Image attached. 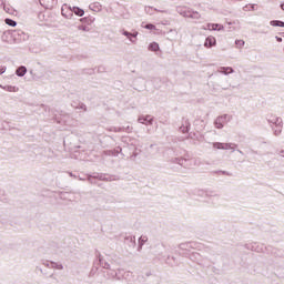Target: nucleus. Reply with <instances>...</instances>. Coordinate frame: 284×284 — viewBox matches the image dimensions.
<instances>
[{"label":"nucleus","instance_id":"nucleus-49","mask_svg":"<svg viewBox=\"0 0 284 284\" xmlns=\"http://www.w3.org/2000/svg\"><path fill=\"white\" fill-rule=\"evenodd\" d=\"M69 176L77 179V175H74L72 172H69Z\"/></svg>","mask_w":284,"mask_h":284},{"label":"nucleus","instance_id":"nucleus-43","mask_svg":"<svg viewBox=\"0 0 284 284\" xmlns=\"http://www.w3.org/2000/svg\"><path fill=\"white\" fill-rule=\"evenodd\" d=\"M7 68L6 67H0V74H4L6 73Z\"/></svg>","mask_w":284,"mask_h":284},{"label":"nucleus","instance_id":"nucleus-53","mask_svg":"<svg viewBox=\"0 0 284 284\" xmlns=\"http://www.w3.org/2000/svg\"><path fill=\"white\" fill-rule=\"evenodd\" d=\"M160 258H165V256H163V254H159Z\"/></svg>","mask_w":284,"mask_h":284},{"label":"nucleus","instance_id":"nucleus-62","mask_svg":"<svg viewBox=\"0 0 284 284\" xmlns=\"http://www.w3.org/2000/svg\"><path fill=\"white\" fill-rule=\"evenodd\" d=\"M98 10H99V6H97Z\"/></svg>","mask_w":284,"mask_h":284},{"label":"nucleus","instance_id":"nucleus-33","mask_svg":"<svg viewBox=\"0 0 284 284\" xmlns=\"http://www.w3.org/2000/svg\"><path fill=\"white\" fill-rule=\"evenodd\" d=\"M51 267L53 270H63V264L57 263V262H51Z\"/></svg>","mask_w":284,"mask_h":284},{"label":"nucleus","instance_id":"nucleus-3","mask_svg":"<svg viewBox=\"0 0 284 284\" xmlns=\"http://www.w3.org/2000/svg\"><path fill=\"white\" fill-rule=\"evenodd\" d=\"M176 12L178 14H181V17H184L186 19H195V20L201 19V13L187 7H178Z\"/></svg>","mask_w":284,"mask_h":284},{"label":"nucleus","instance_id":"nucleus-60","mask_svg":"<svg viewBox=\"0 0 284 284\" xmlns=\"http://www.w3.org/2000/svg\"><path fill=\"white\" fill-rule=\"evenodd\" d=\"M0 194H3V191H0Z\"/></svg>","mask_w":284,"mask_h":284},{"label":"nucleus","instance_id":"nucleus-59","mask_svg":"<svg viewBox=\"0 0 284 284\" xmlns=\"http://www.w3.org/2000/svg\"><path fill=\"white\" fill-rule=\"evenodd\" d=\"M41 274H43V270L40 268Z\"/></svg>","mask_w":284,"mask_h":284},{"label":"nucleus","instance_id":"nucleus-23","mask_svg":"<svg viewBox=\"0 0 284 284\" xmlns=\"http://www.w3.org/2000/svg\"><path fill=\"white\" fill-rule=\"evenodd\" d=\"M272 128L275 136H280V134L283 132V124H277Z\"/></svg>","mask_w":284,"mask_h":284},{"label":"nucleus","instance_id":"nucleus-61","mask_svg":"<svg viewBox=\"0 0 284 284\" xmlns=\"http://www.w3.org/2000/svg\"><path fill=\"white\" fill-rule=\"evenodd\" d=\"M223 90H227V88H223Z\"/></svg>","mask_w":284,"mask_h":284},{"label":"nucleus","instance_id":"nucleus-54","mask_svg":"<svg viewBox=\"0 0 284 284\" xmlns=\"http://www.w3.org/2000/svg\"><path fill=\"white\" fill-rule=\"evenodd\" d=\"M49 277H50V278H55V277H54V274L49 275Z\"/></svg>","mask_w":284,"mask_h":284},{"label":"nucleus","instance_id":"nucleus-7","mask_svg":"<svg viewBox=\"0 0 284 284\" xmlns=\"http://www.w3.org/2000/svg\"><path fill=\"white\" fill-rule=\"evenodd\" d=\"M196 247H199L196 242H185L179 245V250H182V252H190V250H196Z\"/></svg>","mask_w":284,"mask_h":284},{"label":"nucleus","instance_id":"nucleus-51","mask_svg":"<svg viewBox=\"0 0 284 284\" xmlns=\"http://www.w3.org/2000/svg\"><path fill=\"white\" fill-rule=\"evenodd\" d=\"M248 10H254V4H251L250 7H246Z\"/></svg>","mask_w":284,"mask_h":284},{"label":"nucleus","instance_id":"nucleus-55","mask_svg":"<svg viewBox=\"0 0 284 284\" xmlns=\"http://www.w3.org/2000/svg\"><path fill=\"white\" fill-rule=\"evenodd\" d=\"M44 265H45L47 267H50V264H49V263H44Z\"/></svg>","mask_w":284,"mask_h":284},{"label":"nucleus","instance_id":"nucleus-39","mask_svg":"<svg viewBox=\"0 0 284 284\" xmlns=\"http://www.w3.org/2000/svg\"><path fill=\"white\" fill-rule=\"evenodd\" d=\"M123 128H116V126H113L110 129L111 132H123Z\"/></svg>","mask_w":284,"mask_h":284},{"label":"nucleus","instance_id":"nucleus-30","mask_svg":"<svg viewBox=\"0 0 284 284\" xmlns=\"http://www.w3.org/2000/svg\"><path fill=\"white\" fill-rule=\"evenodd\" d=\"M3 10L4 12H7V14H14V8L10 7V6H3Z\"/></svg>","mask_w":284,"mask_h":284},{"label":"nucleus","instance_id":"nucleus-50","mask_svg":"<svg viewBox=\"0 0 284 284\" xmlns=\"http://www.w3.org/2000/svg\"><path fill=\"white\" fill-rule=\"evenodd\" d=\"M278 154H280V156H283V159H284V150H281Z\"/></svg>","mask_w":284,"mask_h":284},{"label":"nucleus","instance_id":"nucleus-52","mask_svg":"<svg viewBox=\"0 0 284 284\" xmlns=\"http://www.w3.org/2000/svg\"><path fill=\"white\" fill-rule=\"evenodd\" d=\"M161 247L162 250H165V244H161L159 248L161 250Z\"/></svg>","mask_w":284,"mask_h":284},{"label":"nucleus","instance_id":"nucleus-35","mask_svg":"<svg viewBox=\"0 0 284 284\" xmlns=\"http://www.w3.org/2000/svg\"><path fill=\"white\" fill-rule=\"evenodd\" d=\"M223 28L224 27L222 24H219V23L211 24V30L221 31V30H223Z\"/></svg>","mask_w":284,"mask_h":284},{"label":"nucleus","instance_id":"nucleus-8","mask_svg":"<svg viewBox=\"0 0 284 284\" xmlns=\"http://www.w3.org/2000/svg\"><path fill=\"white\" fill-rule=\"evenodd\" d=\"M184 255L189 256V258L193 261V263H197V265H203V256L201 255V253H184Z\"/></svg>","mask_w":284,"mask_h":284},{"label":"nucleus","instance_id":"nucleus-46","mask_svg":"<svg viewBox=\"0 0 284 284\" xmlns=\"http://www.w3.org/2000/svg\"><path fill=\"white\" fill-rule=\"evenodd\" d=\"M275 39H276V41H277L278 43L283 42V38H281V37H278V36H276Z\"/></svg>","mask_w":284,"mask_h":284},{"label":"nucleus","instance_id":"nucleus-25","mask_svg":"<svg viewBox=\"0 0 284 284\" xmlns=\"http://www.w3.org/2000/svg\"><path fill=\"white\" fill-rule=\"evenodd\" d=\"M0 88H2V90H6L7 92H19V89L12 85H0Z\"/></svg>","mask_w":284,"mask_h":284},{"label":"nucleus","instance_id":"nucleus-38","mask_svg":"<svg viewBox=\"0 0 284 284\" xmlns=\"http://www.w3.org/2000/svg\"><path fill=\"white\" fill-rule=\"evenodd\" d=\"M146 30H156V26L152 24V23H148L144 27Z\"/></svg>","mask_w":284,"mask_h":284},{"label":"nucleus","instance_id":"nucleus-41","mask_svg":"<svg viewBox=\"0 0 284 284\" xmlns=\"http://www.w3.org/2000/svg\"><path fill=\"white\" fill-rule=\"evenodd\" d=\"M92 179H94V175H88L87 181L89 183H94V181Z\"/></svg>","mask_w":284,"mask_h":284},{"label":"nucleus","instance_id":"nucleus-58","mask_svg":"<svg viewBox=\"0 0 284 284\" xmlns=\"http://www.w3.org/2000/svg\"><path fill=\"white\" fill-rule=\"evenodd\" d=\"M80 181H85V179L84 178H80Z\"/></svg>","mask_w":284,"mask_h":284},{"label":"nucleus","instance_id":"nucleus-19","mask_svg":"<svg viewBox=\"0 0 284 284\" xmlns=\"http://www.w3.org/2000/svg\"><path fill=\"white\" fill-rule=\"evenodd\" d=\"M98 261L101 267H103V270H110V263L105 262V260H103V256L101 255V253L98 254Z\"/></svg>","mask_w":284,"mask_h":284},{"label":"nucleus","instance_id":"nucleus-15","mask_svg":"<svg viewBox=\"0 0 284 284\" xmlns=\"http://www.w3.org/2000/svg\"><path fill=\"white\" fill-rule=\"evenodd\" d=\"M61 14L62 17H64L65 19H72L73 17V11H72V7H69L68 9L63 8L61 9Z\"/></svg>","mask_w":284,"mask_h":284},{"label":"nucleus","instance_id":"nucleus-21","mask_svg":"<svg viewBox=\"0 0 284 284\" xmlns=\"http://www.w3.org/2000/svg\"><path fill=\"white\" fill-rule=\"evenodd\" d=\"M165 263L166 265H171V267H174V265H179V262H176V257L174 256H168Z\"/></svg>","mask_w":284,"mask_h":284},{"label":"nucleus","instance_id":"nucleus-2","mask_svg":"<svg viewBox=\"0 0 284 284\" xmlns=\"http://www.w3.org/2000/svg\"><path fill=\"white\" fill-rule=\"evenodd\" d=\"M176 12L178 14H181V17H184L186 19H195V20L201 19V13L187 7H178Z\"/></svg>","mask_w":284,"mask_h":284},{"label":"nucleus","instance_id":"nucleus-36","mask_svg":"<svg viewBox=\"0 0 284 284\" xmlns=\"http://www.w3.org/2000/svg\"><path fill=\"white\" fill-rule=\"evenodd\" d=\"M78 30H82L83 32H90V27L85 24H80L77 27Z\"/></svg>","mask_w":284,"mask_h":284},{"label":"nucleus","instance_id":"nucleus-4","mask_svg":"<svg viewBox=\"0 0 284 284\" xmlns=\"http://www.w3.org/2000/svg\"><path fill=\"white\" fill-rule=\"evenodd\" d=\"M230 121H232V115L230 114L220 115L215 119L214 126L216 128V130H223V128L225 126V123H230Z\"/></svg>","mask_w":284,"mask_h":284},{"label":"nucleus","instance_id":"nucleus-16","mask_svg":"<svg viewBox=\"0 0 284 284\" xmlns=\"http://www.w3.org/2000/svg\"><path fill=\"white\" fill-rule=\"evenodd\" d=\"M216 45V38L210 36L205 39L204 47L205 48H214Z\"/></svg>","mask_w":284,"mask_h":284},{"label":"nucleus","instance_id":"nucleus-12","mask_svg":"<svg viewBox=\"0 0 284 284\" xmlns=\"http://www.w3.org/2000/svg\"><path fill=\"white\" fill-rule=\"evenodd\" d=\"M171 163H176L182 168H190V164H187V159H183V158H174L171 160Z\"/></svg>","mask_w":284,"mask_h":284},{"label":"nucleus","instance_id":"nucleus-13","mask_svg":"<svg viewBox=\"0 0 284 284\" xmlns=\"http://www.w3.org/2000/svg\"><path fill=\"white\" fill-rule=\"evenodd\" d=\"M267 122L272 125H283V119L272 115L267 119Z\"/></svg>","mask_w":284,"mask_h":284},{"label":"nucleus","instance_id":"nucleus-37","mask_svg":"<svg viewBox=\"0 0 284 284\" xmlns=\"http://www.w3.org/2000/svg\"><path fill=\"white\" fill-rule=\"evenodd\" d=\"M145 243H148V236H145V235L140 236L139 244L145 245Z\"/></svg>","mask_w":284,"mask_h":284},{"label":"nucleus","instance_id":"nucleus-44","mask_svg":"<svg viewBox=\"0 0 284 284\" xmlns=\"http://www.w3.org/2000/svg\"><path fill=\"white\" fill-rule=\"evenodd\" d=\"M123 132H132V128L131 126L123 128Z\"/></svg>","mask_w":284,"mask_h":284},{"label":"nucleus","instance_id":"nucleus-57","mask_svg":"<svg viewBox=\"0 0 284 284\" xmlns=\"http://www.w3.org/2000/svg\"><path fill=\"white\" fill-rule=\"evenodd\" d=\"M237 152H239L240 154H243V151H241V150H237Z\"/></svg>","mask_w":284,"mask_h":284},{"label":"nucleus","instance_id":"nucleus-20","mask_svg":"<svg viewBox=\"0 0 284 284\" xmlns=\"http://www.w3.org/2000/svg\"><path fill=\"white\" fill-rule=\"evenodd\" d=\"M28 72V68H26L24 65L19 67L16 70V74L17 77H26V73Z\"/></svg>","mask_w":284,"mask_h":284},{"label":"nucleus","instance_id":"nucleus-42","mask_svg":"<svg viewBox=\"0 0 284 284\" xmlns=\"http://www.w3.org/2000/svg\"><path fill=\"white\" fill-rule=\"evenodd\" d=\"M155 12H162L164 14H168V10H161V9H154Z\"/></svg>","mask_w":284,"mask_h":284},{"label":"nucleus","instance_id":"nucleus-24","mask_svg":"<svg viewBox=\"0 0 284 284\" xmlns=\"http://www.w3.org/2000/svg\"><path fill=\"white\" fill-rule=\"evenodd\" d=\"M270 26H273V28H284V21L273 20L270 22Z\"/></svg>","mask_w":284,"mask_h":284},{"label":"nucleus","instance_id":"nucleus-18","mask_svg":"<svg viewBox=\"0 0 284 284\" xmlns=\"http://www.w3.org/2000/svg\"><path fill=\"white\" fill-rule=\"evenodd\" d=\"M217 72L220 74H234V69L232 67H220Z\"/></svg>","mask_w":284,"mask_h":284},{"label":"nucleus","instance_id":"nucleus-10","mask_svg":"<svg viewBox=\"0 0 284 284\" xmlns=\"http://www.w3.org/2000/svg\"><path fill=\"white\" fill-rule=\"evenodd\" d=\"M39 2L42 8H45V10H52V8L57 6V0H39Z\"/></svg>","mask_w":284,"mask_h":284},{"label":"nucleus","instance_id":"nucleus-22","mask_svg":"<svg viewBox=\"0 0 284 284\" xmlns=\"http://www.w3.org/2000/svg\"><path fill=\"white\" fill-rule=\"evenodd\" d=\"M72 12L77 14V17H83L85 14V11L79 7H73Z\"/></svg>","mask_w":284,"mask_h":284},{"label":"nucleus","instance_id":"nucleus-9","mask_svg":"<svg viewBox=\"0 0 284 284\" xmlns=\"http://www.w3.org/2000/svg\"><path fill=\"white\" fill-rule=\"evenodd\" d=\"M122 34H123V37H126V39H129V41H131V43H136V37H139V31H134L132 33V32L122 30Z\"/></svg>","mask_w":284,"mask_h":284},{"label":"nucleus","instance_id":"nucleus-45","mask_svg":"<svg viewBox=\"0 0 284 284\" xmlns=\"http://www.w3.org/2000/svg\"><path fill=\"white\" fill-rule=\"evenodd\" d=\"M221 174H225L226 176H232V173L227 172V171H220Z\"/></svg>","mask_w":284,"mask_h":284},{"label":"nucleus","instance_id":"nucleus-32","mask_svg":"<svg viewBox=\"0 0 284 284\" xmlns=\"http://www.w3.org/2000/svg\"><path fill=\"white\" fill-rule=\"evenodd\" d=\"M246 248L247 250H252L253 252H261V250H258V246H256V243H253V244H247L246 245Z\"/></svg>","mask_w":284,"mask_h":284},{"label":"nucleus","instance_id":"nucleus-5","mask_svg":"<svg viewBox=\"0 0 284 284\" xmlns=\"http://www.w3.org/2000/svg\"><path fill=\"white\" fill-rule=\"evenodd\" d=\"M130 274H132V272L125 271L123 268H118V272L113 271L112 273H109L108 276L109 278H116V281H123V278H128Z\"/></svg>","mask_w":284,"mask_h":284},{"label":"nucleus","instance_id":"nucleus-11","mask_svg":"<svg viewBox=\"0 0 284 284\" xmlns=\"http://www.w3.org/2000/svg\"><path fill=\"white\" fill-rule=\"evenodd\" d=\"M190 128H191L190 120L183 118L182 125L180 126V132H182V134H187V132H190Z\"/></svg>","mask_w":284,"mask_h":284},{"label":"nucleus","instance_id":"nucleus-26","mask_svg":"<svg viewBox=\"0 0 284 284\" xmlns=\"http://www.w3.org/2000/svg\"><path fill=\"white\" fill-rule=\"evenodd\" d=\"M17 36L20 37L22 41H26V39H28V34H26V32H23L22 30L14 31V37Z\"/></svg>","mask_w":284,"mask_h":284},{"label":"nucleus","instance_id":"nucleus-48","mask_svg":"<svg viewBox=\"0 0 284 284\" xmlns=\"http://www.w3.org/2000/svg\"><path fill=\"white\" fill-rule=\"evenodd\" d=\"M143 250V245L139 244L138 252H141Z\"/></svg>","mask_w":284,"mask_h":284},{"label":"nucleus","instance_id":"nucleus-47","mask_svg":"<svg viewBox=\"0 0 284 284\" xmlns=\"http://www.w3.org/2000/svg\"><path fill=\"white\" fill-rule=\"evenodd\" d=\"M115 152L119 154L120 152H123V149H122L121 146H118V148L115 149Z\"/></svg>","mask_w":284,"mask_h":284},{"label":"nucleus","instance_id":"nucleus-27","mask_svg":"<svg viewBox=\"0 0 284 284\" xmlns=\"http://www.w3.org/2000/svg\"><path fill=\"white\" fill-rule=\"evenodd\" d=\"M71 105L72 108H75V110H83L84 112H88V106L84 103H79V105H77V103H72Z\"/></svg>","mask_w":284,"mask_h":284},{"label":"nucleus","instance_id":"nucleus-17","mask_svg":"<svg viewBox=\"0 0 284 284\" xmlns=\"http://www.w3.org/2000/svg\"><path fill=\"white\" fill-rule=\"evenodd\" d=\"M124 243L131 247H136V237L132 235L125 236Z\"/></svg>","mask_w":284,"mask_h":284},{"label":"nucleus","instance_id":"nucleus-14","mask_svg":"<svg viewBox=\"0 0 284 284\" xmlns=\"http://www.w3.org/2000/svg\"><path fill=\"white\" fill-rule=\"evenodd\" d=\"M138 121L144 125H152V123H154V119H152L150 115L140 116Z\"/></svg>","mask_w":284,"mask_h":284},{"label":"nucleus","instance_id":"nucleus-1","mask_svg":"<svg viewBox=\"0 0 284 284\" xmlns=\"http://www.w3.org/2000/svg\"><path fill=\"white\" fill-rule=\"evenodd\" d=\"M123 150H129V152H132L130 155L131 161H135L136 156H139V149L136 145H139V140L134 138H122Z\"/></svg>","mask_w":284,"mask_h":284},{"label":"nucleus","instance_id":"nucleus-31","mask_svg":"<svg viewBox=\"0 0 284 284\" xmlns=\"http://www.w3.org/2000/svg\"><path fill=\"white\" fill-rule=\"evenodd\" d=\"M4 22L7 23V26H10L11 28H16V26H17V21H14V20H12L10 18H7L4 20Z\"/></svg>","mask_w":284,"mask_h":284},{"label":"nucleus","instance_id":"nucleus-29","mask_svg":"<svg viewBox=\"0 0 284 284\" xmlns=\"http://www.w3.org/2000/svg\"><path fill=\"white\" fill-rule=\"evenodd\" d=\"M93 178L98 179L99 181H110V179L103 173L101 174L97 173L95 175H93Z\"/></svg>","mask_w":284,"mask_h":284},{"label":"nucleus","instance_id":"nucleus-56","mask_svg":"<svg viewBox=\"0 0 284 284\" xmlns=\"http://www.w3.org/2000/svg\"><path fill=\"white\" fill-rule=\"evenodd\" d=\"M282 10H284V3L281 4Z\"/></svg>","mask_w":284,"mask_h":284},{"label":"nucleus","instance_id":"nucleus-34","mask_svg":"<svg viewBox=\"0 0 284 284\" xmlns=\"http://www.w3.org/2000/svg\"><path fill=\"white\" fill-rule=\"evenodd\" d=\"M80 21H82V23H88V26H90L91 23H94V18H81Z\"/></svg>","mask_w":284,"mask_h":284},{"label":"nucleus","instance_id":"nucleus-40","mask_svg":"<svg viewBox=\"0 0 284 284\" xmlns=\"http://www.w3.org/2000/svg\"><path fill=\"white\" fill-rule=\"evenodd\" d=\"M235 43H236L237 45H240V47L245 45V41H243V40H236Z\"/></svg>","mask_w":284,"mask_h":284},{"label":"nucleus","instance_id":"nucleus-6","mask_svg":"<svg viewBox=\"0 0 284 284\" xmlns=\"http://www.w3.org/2000/svg\"><path fill=\"white\" fill-rule=\"evenodd\" d=\"M212 145L215 150H232V152H234L235 148H237V145L234 143L222 142H213Z\"/></svg>","mask_w":284,"mask_h":284},{"label":"nucleus","instance_id":"nucleus-28","mask_svg":"<svg viewBox=\"0 0 284 284\" xmlns=\"http://www.w3.org/2000/svg\"><path fill=\"white\" fill-rule=\"evenodd\" d=\"M149 50H150L151 52H159V50H160L159 43H156V42L150 43V44H149Z\"/></svg>","mask_w":284,"mask_h":284}]
</instances>
